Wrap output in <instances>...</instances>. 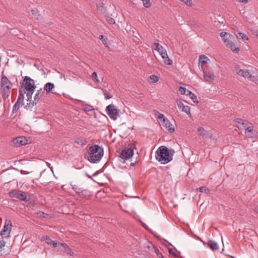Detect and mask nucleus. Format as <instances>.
Instances as JSON below:
<instances>
[{"label": "nucleus", "mask_w": 258, "mask_h": 258, "mask_svg": "<svg viewBox=\"0 0 258 258\" xmlns=\"http://www.w3.org/2000/svg\"><path fill=\"white\" fill-rule=\"evenodd\" d=\"M174 153V150H169L167 147L161 146L156 152V158L161 163L166 164L172 160Z\"/></svg>", "instance_id": "f257e3e1"}, {"label": "nucleus", "mask_w": 258, "mask_h": 258, "mask_svg": "<svg viewBox=\"0 0 258 258\" xmlns=\"http://www.w3.org/2000/svg\"><path fill=\"white\" fill-rule=\"evenodd\" d=\"M88 152L87 159L92 163H96L100 161L104 154L103 149L97 145L90 146L88 150Z\"/></svg>", "instance_id": "f03ea898"}, {"label": "nucleus", "mask_w": 258, "mask_h": 258, "mask_svg": "<svg viewBox=\"0 0 258 258\" xmlns=\"http://www.w3.org/2000/svg\"><path fill=\"white\" fill-rule=\"evenodd\" d=\"M13 84L5 76H2L1 81V89L2 97L4 100L8 99L11 94Z\"/></svg>", "instance_id": "7ed1b4c3"}, {"label": "nucleus", "mask_w": 258, "mask_h": 258, "mask_svg": "<svg viewBox=\"0 0 258 258\" xmlns=\"http://www.w3.org/2000/svg\"><path fill=\"white\" fill-rule=\"evenodd\" d=\"M220 37L222 38L225 44L235 53H238L240 48L236 47L233 43L234 38L233 35L226 32H222L220 33Z\"/></svg>", "instance_id": "20e7f679"}, {"label": "nucleus", "mask_w": 258, "mask_h": 258, "mask_svg": "<svg viewBox=\"0 0 258 258\" xmlns=\"http://www.w3.org/2000/svg\"><path fill=\"white\" fill-rule=\"evenodd\" d=\"M22 86L27 91H34L36 87L34 80L28 76L24 77Z\"/></svg>", "instance_id": "39448f33"}, {"label": "nucleus", "mask_w": 258, "mask_h": 258, "mask_svg": "<svg viewBox=\"0 0 258 258\" xmlns=\"http://www.w3.org/2000/svg\"><path fill=\"white\" fill-rule=\"evenodd\" d=\"M134 155V151L132 148H125L122 150L119 154V158L120 161L124 163L125 160H127L131 158Z\"/></svg>", "instance_id": "423d86ee"}, {"label": "nucleus", "mask_w": 258, "mask_h": 258, "mask_svg": "<svg viewBox=\"0 0 258 258\" xmlns=\"http://www.w3.org/2000/svg\"><path fill=\"white\" fill-rule=\"evenodd\" d=\"M106 111L110 118L113 120H116L119 116V110L114 105L110 104L107 106Z\"/></svg>", "instance_id": "0eeeda50"}, {"label": "nucleus", "mask_w": 258, "mask_h": 258, "mask_svg": "<svg viewBox=\"0 0 258 258\" xmlns=\"http://www.w3.org/2000/svg\"><path fill=\"white\" fill-rule=\"evenodd\" d=\"M9 195L11 198L18 199L21 201H25L26 199L25 192L21 190L14 189L11 191Z\"/></svg>", "instance_id": "6e6552de"}, {"label": "nucleus", "mask_w": 258, "mask_h": 258, "mask_svg": "<svg viewBox=\"0 0 258 258\" xmlns=\"http://www.w3.org/2000/svg\"><path fill=\"white\" fill-rule=\"evenodd\" d=\"M27 140L25 137L21 136L14 139L12 141V144L14 146L18 147L27 144Z\"/></svg>", "instance_id": "1a4fd4ad"}, {"label": "nucleus", "mask_w": 258, "mask_h": 258, "mask_svg": "<svg viewBox=\"0 0 258 258\" xmlns=\"http://www.w3.org/2000/svg\"><path fill=\"white\" fill-rule=\"evenodd\" d=\"M59 246H58V250L60 251H62L70 256L74 255L75 253L74 251L72 250L68 244L61 242H59Z\"/></svg>", "instance_id": "9d476101"}, {"label": "nucleus", "mask_w": 258, "mask_h": 258, "mask_svg": "<svg viewBox=\"0 0 258 258\" xmlns=\"http://www.w3.org/2000/svg\"><path fill=\"white\" fill-rule=\"evenodd\" d=\"M162 126L167 130L170 133H173L175 131L174 126L170 121L166 117H164L161 122Z\"/></svg>", "instance_id": "9b49d317"}, {"label": "nucleus", "mask_w": 258, "mask_h": 258, "mask_svg": "<svg viewBox=\"0 0 258 258\" xmlns=\"http://www.w3.org/2000/svg\"><path fill=\"white\" fill-rule=\"evenodd\" d=\"M235 70L236 74L240 76L247 79L248 75H249V71L245 69H241L238 65H236L235 67Z\"/></svg>", "instance_id": "f8f14e48"}, {"label": "nucleus", "mask_w": 258, "mask_h": 258, "mask_svg": "<svg viewBox=\"0 0 258 258\" xmlns=\"http://www.w3.org/2000/svg\"><path fill=\"white\" fill-rule=\"evenodd\" d=\"M12 225L11 221H9L8 224H5L3 229L1 231V234L2 236H4L5 237H8L10 233Z\"/></svg>", "instance_id": "ddd939ff"}, {"label": "nucleus", "mask_w": 258, "mask_h": 258, "mask_svg": "<svg viewBox=\"0 0 258 258\" xmlns=\"http://www.w3.org/2000/svg\"><path fill=\"white\" fill-rule=\"evenodd\" d=\"M247 79L250 81L253 82L255 83H258V70L255 69L253 71L249 72Z\"/></svg>", "instance_id": "4468645a"}, {"label": "nucleus", "mask_w": 258, "mask_h": 258, "mask_svg": "<svg viewBox=\"0 0 258 258\" xmlns=\"http://www.w3.org/2000/svg\"><path fill=\"white\" fill-rule=\"evenodd\" d=\"M42 240L45 241V242L50 245H52L53 247H56L59 246V242H55V241L52 240L49 237L44 235L42 237Z\"/></svg>", "instance_id": "2eb2a0df"}, {"label": "nucleus", "mask_w": 258, "mask_h": 258, "mask_svg": "<svg viewBox=\"0 0 258 258\" xmlns=\"http://www.w3.org/2000/svg\"><path fill=\"white\" fill-rule=\"evenodd\" d=\"M245 134L248 138H252L256 136V132L253 130V126L251 125L245 128Z\"/></svg>", "instance_id": "dca6fc26"}, {"label": "nucleus", "mask_w": 258, "mask_h": 258, "mask_svg": "<svg viewBox=\"0 0 258 258\" xmlns=\"http://www.w3.org/2000/svg\"><path fill=\"white\" fill-rule=\"evenodd\" d=\"M160 55L162 56L163 59V62L165 64L167 65H171L172 64V60L169 59L166 50L164 51V52L161 53Z\"/></svg>", "instance_id": "f3484780"}, {"label": "nucleus", "mask_w": 258, "mask_h": 258, "mask_svg": "<svg viewBox=\"0 0 258 258\" xmlns=\"http://www.w3.org/2000/svg\"><path fill=\"white\" fill-rule=\"evenodd\" d=\"M26 92L24 91V88L22 86H21L19 88V96L17 99V101L20 102L21 103L23 102L24 100L25 99L24 94Z\"/></svg>", "instance_id": "a211bd4d"}, {"label": "nucleus", "mask_w": 258, "mask_h": 258, "mask_svg": "<svg viewBox=\"0 0 258 258\" xmlns=\"http://www.w3.org/2000/svg\"><path fill=\"white\" fill-rule=\"evenodd\" d=\"M208 247L213 250H217L219 249L217 243L214 240H210L207 243Z\"/></svg>", "instance_id": "6ab92c4d"}, {"label": "nucleus", "mask_w": 258, "mask_h": 258, "mask_svg": "<svg viewBox=\"0 0 258 258\" xmlns=\"http://www.w3.org/2000/svg\"><path fill=\"white\" fill-rule=\"evenodd\" d=\"M79 196L81 198H88L90 197V192L87 189H82L80 191V194H79Z\"/></svg>", "instance_id": "aec40b11"}, {"label": "nucleus", "mask_w": 258, "mask_h": 258, "mask_svg": "<svg viewBox=\"0 0 258 258\" xmlns=\"http://www.w3.org/2000/svg\"><path fill=\"white\" fill-rule=\"evenodd\" d=\"M204 78L206 82H211L214 80V75L213 73L210 74L209 75L206 74L204 72Z\"/></svg>", "instance_id": "412c9836"}, {"label": "nucleus", "mask_w": 258, "mask_h": 258, "mask_svg": "<svg viewBox=\"0 0 258 258\" xmlns=\"http://www.w3.org/2000/svg\"><path fill=\"white\" fill-rule=\"evenodd\" d=\"M54 87V86L53 83L48 82L45 85L44 89L46 91V93H48L51 92Z\"/></svg>", "instance_id": "4be33fe9"}, {"label": "nucleus", "mask_w": 258, "mask_h": 258, "mask_svg": "<svg viewBox=\"0 0 258 258\" xmlns=\"http://www.w3.org/2000/svg\"><path fill=\"white\" fill-rule=\"evenodd\" d=\"M44 91H42V89L40 88L39 90L37 91V93L35 94L34 96V101L37 103L40 99V97L43 95Z\"/></svg>", "instance_id": "5701e85b"}, {"label": "nucleus", "mask_w": 258, "mask_h": 258, "mask_svg": "<svg viewBox=\"0 0 258 258\" xmlns=\"http://www.w3.org/2000/svg\"><path fill=\"white\" fill-rule=\"evenodd\" d=\"M186 95L188 96L195 103H199V101L197 99V96L195 95L193 93H192L191 91H187V94H186Z\"/></svg>", "instance_id": "b1692460"}, {"label": "nucleus", "mask_w": 258, "mask_h": 258, "mask_svg": "<svg viewBox=\"0 0 258 258\" xmlns=\"http://www.w3.org/2000/svg\"><path fill=\"white\" fill-rule=\"evenodd\" d=\"M154 45H156V48H155V49L158 51L160 54L166 50L163 46L160 45L158 43H155Z\"/></svg>", "instance_id": "393cba45"}, {"label": "nucleus", "mask_w": 258, "mask_h": 258, "mask_svg": "<svg viewBox=\"0 0 258 258\" xmlns=\"http://www.w3.org/2000/svg\"><path fill=\"white\" fill-rule=\"evenodd\" d=\"M74 142L76 144H78L80 146H83L85 144V140L83 138H76L75 139Z\"/></svg>", "instance_id": "a878e982"}, {"label": "nucleus", "mask_w": 258, "mask_h": 258, "mask_svg": "<svg viewBox=\"0 0 258 258\" xmlns=\"http://www.w3.org/2000/svg\"><path fill=\"white\" fill-rule=\"evenodd\" d=\"M36 104V102L33 100L32 102H29V103H27L25 106V108L27 110H31V108Z\"/></svg>", "instance_id": "bb28decb"}, {"label": "nucleus", "mask_w": 258, "mask_h": 258, "mask_svg": "<svg viewBox=\"0 0 258 258\" xmlns=\"http://www.w3.org/2000/svg\"><path fill=\"white\" fill-rule=\"evenodd\" d=\"M21 103V102L17 101V102L15 103V104H14V105L13 106V111L12 112L13 113H16L18 111V110L20 108Z\"/></svg>", "instance_id": "cd10ccee"}, {"label": "nucleus", "mask_w": 258, "mask_h": 258, "mask_svg": "<svg viewBox=\"0 0 258 258\" xmlns=\"http://www.w3.org/2000/svg\"><path fill=\"white\" fill-rule=\"evenodd\" d=\"M199 190L201 192H204L205 194H209L210 192V189L204 186L199 187Z\"/></svg>", "instance_id": "c85d7f7f"}, {"label": "nucleus", "mask_w": 258, "mask_h": 258, "mask_svg": "<svg viewBox=\"0 0 258 258\" xmlns=\"http://www.w3.org/2000/svg\"><path fill=\"white\" fill-rule=\"evenodd\" d=\"M198 132L200 136L205 137L207 135L206 131L203 127H200L198 129Z\"/></svg>", "instance_id": "c756f323"}, {"label": "nucleus", "mask_w": 258, "mask_h": 258, "mask_svg": "<svg viewBox=\"0 0 258 258\" xmlns=\"http://www.w3.org/2000/svg\"><path fill=\"white\" fill-rule=\"evenodd\" d=\"M187 91H189L185 88L180 86L179 88V92L181 95H186Z\"/></svg>", "instance_id": "7c9ffc66"}, {"label": "nucleus", "mask_w": 258, "mask_h": 258, "mask_svg": "<svg viewBox=\"0 0 258 258\" xmlns=\"http://www.w3.org/2000/svg\"><path fill=\"white\" fill-rule=\"evenodd\" d=\"M83 109L85 111L88 112L93 110V107L90 105L85 104L83 106Z\"/></svg>", "instance_id": "2f4dec72"}, {"label": "nucleus", "mask_w": 258, "mask_h": 258, "mask_svg": "<svg viewBox=\"0 0 258 258\" xmlns=\"http://www.w3.org/2000/svg\"><path fill=\"white\" fill-rule=\"evenodd\" d=\"M106 20L109 24H114L115 23L114 19L109 16H106Z\"/></svg>", "instance_id": "473e14b6"}, {"label": "nucleus", "mask_w": 258, "mask_h": 258, "mask_svg": "<svg viewBox=\"0 0 258 258\" xmlns=\"http://www.w3.org/2000/svg\"><path fill=\"white\" fill-rule=\"evenodd\" d=\"M142 1L145 8H148L151 6L150 0H142Z\"/></svg>", "instance_id": "72a5a7b5"}, {"label": "nucleus", "mask_w": 258, "mask_h": 258, "mask_svg": "<svg viewBox=\"0 0 258 258\" xmlns=\"http://www.w3.org/2000/svg\"><path fill=\"white\" fill-rule=\"evenodd\" d=\"M182 111L185 112L187 114H190V107L188 106H184L182 108Z\"/></svg>", "instance_id": "f704fd0d"}, {"label": "nucleus", "mask_w": 258, "mask_h": 258, "mask_svg": "<svg viewBox=\"0 0 258 258\" xmlns=\"http://www.w3.org/2000/svg\"><path fill=\"white\" fill-rule=\"evenodd\" d=\"M208 58L205 55H201L199 57V61L202 63H205L207 61Z\"/></svg>", "instance_id": "c9c22d12"}, {"label": "nucleus", "mask_w": 258, "mask_h": 258, "mask_svg": "<svg viewBox=\"0 0 258 258\" xmlns=\"http://www.w3.org/2000/svg\"><path fill=\"white\" fill-rule=\"evenodd\" d=\"M150 78L153 83H156L159 80V78L156 75H151Z\"/></svg>", "instance_id": "e433bc0d"}, {"label": "nucleus", "mask_w": 258, "mask_h": 258, "mask_svg": "<svg viewBox=\"0 0 258 258\" xmlns=\"http://www.w3.org/2000/svg\"><path fill=\"white\" fill-rule=\"evenodd\" d=\"M235 121L236 123L241 124L243 125L245 124L246 123V122H247V121L246 120L242 119L241 118H236L235 119Z\"/></svg>", "instance_id": "4c0bfd02"}, {"label": "nucleus", "mask_w": 258, "mask_h": 258, "mask_svg": "<svg viewBox=\"0 0 258 258\" xmlns=\"http://www.w3.org/2000/svg\"><path fill=\"white\" fill-rule=\"evenodd\" d=\"M154 249L155 250V252L156 253L157 255L160 258H163V254L159 251L158 249L155 247H154Z\"/></svg>", "instance_id": "58836bf2"}, {"label": "nucleus", "mask_w": 258, "mask_h": 258, "mask_svg": "<svg viewBox=\"0 0 258 258\" xmlns=\"http://www.w3.org/2000/svg\"><path fill=\"white\" fill-rule=\"evenodd\" d=\"M72 189L76 192V193L79 195V194H80V191L82 189L79 187L77 185H74L72 187Z\"/></svg>", "instance_id": "ea45409f"}, {"label": "nucleus", "mask_w": 258, "mask_h": 258, "mask_svg": "<svg viewBox=\"0 0 258 258\" xmlns=\"http://www.w3.org/2000/svg\"><path fill=\"white\" fill-rule=\"evenodd\" d=\"M238 37H241L243 40H248V37L243 33H238Z\"/></svg>", "instance_id": "a19ab883"}, {"label": "nucleus", "mask_w": 258, "mask_h": 258, "mask_svg": "<svg viewBox=\"0 0 258 258\" xmlns=\"http://www.w3.org/2000/svg\"><path fill=\"white\" fill-rule=\"evenodd\" d=\"M104 95L106 99H109L112 97V96L109 92H107L106 90L104 91Z\"/></svg>", "instance_id": "79ce46f5"}, {"label": "nucleus", "mask_w": 258, "mask_h": 258, "mask_svg": "<svg viewBox=\"0 0 258 258\" xmlns=\"http://www.w3.org/2000/svg\"><path fill=\"white\" fill-rule=\"evenodd\" d=\"M181 2L184 3L186 5L188 6H191L192 5V1L191 0H180Z\"/></svg>", "instance_id": "37998d69"}, {"label": "nucleus", "mask_w": 258, "mask_h": 258, "mask_svg": "<svg viewBox=\"0 0 258 258\" xmlns=\"http://www.w3.org/2000/svg\"><path fill=\"white\" fill-rule=\"evenodd\" d=\"M99 38L102 40V41L103 42V43L104 44H106V41L107 40V38L106 37H105L104 35H100L99 36Z\"/></svg>", "instance_id": "c03bdc74"}, {"label": "nucleus", "mask_w": 258, "mask_h": 258, "mask_svg": "<svg viewBox=\"0 0 258 258\" xmlns=\"http://www.w3.org/2000/svg\"><path fill=\"white\" fill-rule=\"evenodd\" d=\"M91 77L92 78L95 79L97 82H99V80L97 78V75L96 72H93L92 74Z\"/></svg>", "instance_id": "a18cd8bd"}, {"label": "nucleus", "mask_w": 258, "mask_h": 258, "mask_svg": "<svg viewBox=\"0 0 258 258\" xmlns=\"http://www.w3.org/2000/svg\"><path fill=\"white\" fill-rule=\"evenodd\" d=\"M177 105L178 108H180V109H181L183 107V106H184L183 103L182 102L180 101L177 102Z\"/></svg>", "instance_id": "49530a36"}, {"label": "nucleus", "mask_w": 258, "mask_h": 258, "mask_svg": "<svg viewBox=\"0 0 258 258\" xmlns=\"http://www.w3.org/2000/svg\"><path fill=\"white\" fill-rule=\"evenodd\" d=\"M5 242L4 240L0 241V251L2 250V248L5 246Z\"/></svg>", "instance_id": "de8ad7c7"}, {"label": "nucleus", "mask_w": 258, "mask_h": 258, "mask_svg": "<svg viewBox=\"0 0 258 258\" xmlns=\"http://www.w3.org/2000/svg\"><path fill=\"white\" fill-rule=\"evenodd\" d=\"M33 92L34 91H28V93L26 94L27 97L32 98Z\"/></svg>", "instance_id": "09e8293b"}, {"label": "nucleus", "mask_w": 258, "mask_h": 258, "mask_svg": "<svg viewBox=\"0 0 258 258\" xmlns=\"http://www.w3.org/2000/svg\"><path fill=\"white\" fill-rule=\"evenodd\" d=\"M169 252L170 254H172L173 256H176L175 253L172 250V249H169Z\"/></svg>", "instance_id": "8fccbe9b"}, {"label": "nucleus", "mask_w": 258, "mask_h": 258, "mask_svg": "<svg viewBox=\"0 0 258 258\" xmlns=\"http://www.w3.org/2000/svg\"><path fill=\"white\" fill-rule=\"evenodd\" d=\"M248 0H236V2L241 3H246Z\"/></svg>", "instance_id": "3c124183"}, {"label": "nucleus", "mask_w": 258, "mask_h": 258, "mask_svg": "<svg viewBox=\"0 0 258 258\" xmlns=\"http://www.w3.org/2000/svg\"><path fill=\"white\" fill-rule=\"evenodd\" d=\"M164 116L163 114H161V113H159V115H158V118H160V119H162V118H164Z\"/></svg>", "instance_id": "603ef678"}, {"label": "nucleus", "mask_w": 258, "mask_h": 258, "mask_svg": "<svg viewBox=\"0 0 258 258\" xmlns=\"http://www.w3.org/2000/svg\"><path fill=\"white\" fill-rule=\"evenodd\" d=\"M31 12H32L33 15H35L36 14V13H37V10H31Z\"/></svg>", "instance_id": "864d4df0"}, {"label": "nucleus", "mask_w": 258, "mask_h": 258, "mask_svg": "<svg viewBox=\"0 0 258 258\" xmlns=\"http://www.w3.org/2000/svg\"><path fill=\"white\" fill-rule=\"evenodd\" d=\"M136 163V161L134 162H131L130 163V166H134Z\"/></svg>", "instance_id": "5fc2aeb1"}, {"label": "nucleus", "mask_w": 258, "mask_h": 258, "mask_svg": "<svg viewBox=\"0 0 258 258\" xmlns=\"http://www.w3.org/2000/svg\"><path fill=\"white\" fill-rule=\"evenodd\" d=\"M27 101L28 102H32V98H27Z\"/></svg>", "instance_id": "6e6d98bb"}, {"label": "nucleus", "mask_w": 258, "mask_h": 258, "mask_svg": "<svg viewBox=\"0 0 258 258\" xmlns=\"http://www.w3.org/2000/svg\"><path fill=\"white\" fill-rule=\"evenodd\" d=\"M229 256L231 258H235V257L232 255H229Z\"/></svg>", "instance_id": "4d7b16f0"}, {"label": "nucleus", "mask_w": 258, "mask_h": 258, "mask_svg": "<svg viewBox=\"0 0 258 258\" xmlns=\"http://www.w3.org/2000/svg\"><path fill=\"white\" fill-rule=\"evenodd\" d=\"M97 9H99V7L97 6Z\"/></svg>", "instance_id": "13d9d810"}, {"label": "nucleus", "mask_w": 258, "mask_h": 258, "mask_svg": "<svg viewBox=\"0 0 258 258\" xmlns=\"http://www.w3.org/2000/svg\"><path fill=\"white\" fill-rule=\"evenodd\" d=\"M257 212H258V206H257Z\"/></svg>", "instance_id": "bf43d9fd"}]
</instances>
